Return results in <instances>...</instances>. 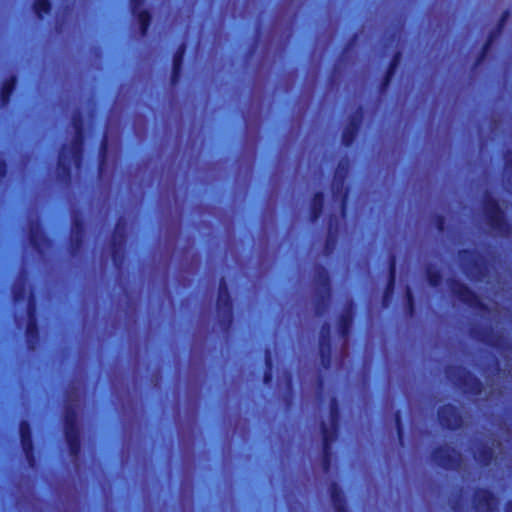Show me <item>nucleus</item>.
<instances>
[{"label":"nucleus","mask_w":512,"mask_h":512,"mask_svg":"<svg viewBox=\"0 0 512 512\" xmlns=\"http://www.w3.org/2000/svg\"><path fill=\"white\" fill-rule=\"evenodd\" d=\"M483 214L488 226L495 232L507 235L511 225L497 198L486 192L483 197Z\"/></svg>","instance_id":"1"},{"label":"nucleus","mask_w":512,"mask_h":512,"mask_svg":"<svg viewBox=\"0 0 512 512\" xmlns=\"http://www.w3.org/2000/svg\"><path fill=\"white\" fill-rule=\"evenodd\" d=\"M446 373L447 377L455 380V384L467 395L480 396L484 391L483 382L463 366H450Z\"/></svg>","instance_id":"2"},{"label":"nucleus","mask_w":512,"mask_h":512,"mask_svg":"<svg viewBox=\"0 0 512 512\" xmlns=\"http://www.w3.org/2000/svg\"><path fill=\"white\" fill-rule=\"evenodd\" d=\"M216 311L219 325L224 331H228L234 321V305L225 277L219 280Z\"/></svg>","instance_id":"3"},{"label":"nucleus","mask_w":512,"mask_h":512,"mask_svg":"<svg viewBox=\"0 0 512 512\" xmlns=\"http://www.w3.org/2000/svg\"><path fill=\"white\" fill-rule=\"evenodd\" d=\"M72 126L74 135L72 137L70 146H67V152L71 154L76 168H80L84 159V144H85V122L81 112H76L72 116Z\"/></svg>","instance_id":"4"},{"label":"nucleus","mask_w":512,"mask_h":512,"mask_svg":"<svg viewBox=\"0 0 512 512\" xmlns=\"http://www.w3.org/2000/svg\"><path fill=\"white\" fill-rule=\"evenodd\" d=\"M448 285L451 294L462 304L483 313L489 311V307L481 300L478 294L465 283L455 278H450L448 280Z\"/></svg>","instance_id":"5"},{"label":"nucleus","mask_w":512,"mask_h":512,"mask_svg":"<svg viewBox=\"0 0 512 512\" xmlns=\"http://www.w3.org/2000/svg\"><path fill=\"white\" fill-rule=\"evenodd\" d=\"M349 171V160L343 158L337 164L332 180V193L334 198L341 200V214L344 216L346 213V206L348 201V189L345 187L346 179Z\"/></svg>","instance_id":"6"},{"label":"nucleus","mask_w":512,"mask_h":512,"mask_svg":"<svg viewBox=\"0 0 512 512\" xmlns=\"http://www.w3.org/2000/svg\"><path fill=\"white\" fill-rule=\"evenodd\" d=\"M127 222L124 218L120 217L115 225L111 242V258L116 268H121L124 263V249L127 239Z\"/></svg>","instance_id":"7"},{"label":"nucleus","mask_w":512,"mask_h":512,"mask_svg":"<svg viewBox=\"0 0 512 512\" xmlns=\"http://www.w3.org/2000/svg\"><path fill=\"white\" fill-rule=\"evenodd\" d=\"M432 461L445 470H457L462 462L461 454L452 446L439 445L432 450Z\"/></svg>","instance_id":"8"},{"label":"nucleus","mask_w":512,"mask_h":512,"mask_svg":"<svg viewBox=\"0 0 512 512\" xmlns=\"http://www.w3.org/2000/svg\"><path fill=\"white\" fill-rule=\"evenodd\" d=\"M19 440L25 460L30 468L37 465L36 449L33 439V430L28 420L19 422Z\"/></svg>","instance_id":"9"},{"label":"nucleus","mask_w":512,"mask_h":512,"mask_svg":"<svg viewBox=\"0 0 512 512\" xmlns=\"http://www.w3.org/2000/svg\"><path fill=\"white\" fill-rule=\"evenodd\" d=\"M437 418L442 428L452 432L459 430L464 424L462 412L451 403L443 404L438 408Z\"/></svg>","instance_id":"10"},{"label":"nucleus","mask_w":512,"mask_h":512,"mask_svg":"<svg viewBox=\"0 0 512 512\" xmlns=\"http://www.w3.org/2000/svg\"><path fill=\"white\" fill-rule=\"evenodd\" d=\"M28 241L32 249L38 254H43L51 244V239L44 231L42 223L38 219L28 222Z\"/></svg>","instance_id":"11"},{"label":"nucleus","mask_w":512,"mask_h":512,"mask_svg":"<svg viewBox=\"0 0 512 512\" xmlns=\"http://www.w3.org/2000/svg\"><path fill=\"white\" fill-rule=\"evenodd\" d=\"M498 500L489 488L479 487L473 495V507L476 512H496Z\"/></svg>","instance_id":"12"},{"label":"nucleus","mask_w":512,"mask_h":512,"mask_svg":"<svg viewBox=\"0 0 512 512\" xmlns=\"http://www.w3.org/2000/svg\"><path fill=\"white\" fill-rule=\"evenodd\" d=\"M510 16V11L508 9L504 10L496 24V26L488 33L485 42L483 43L477 57L475 60V66L481 64L486 58L488 52L490 51L493 42L499 37L501 34L507 19Z\"/></svg>","instance_id":"13"},{"label":"nucleus","mask_w":512,"mask_h":512,"mask_svg":"<svg viewBox=\"0 0 512 512\" xmlns=\"http://www.w3.org/2000/svg\"><path fill=\"white\" fill-rule=\"evenodd\" d=\"M510 16V11L508 9L504 10L496 24V26L488 33L485 42L483 43L477 57L475 60V66L481 64L486 58L488 52L490 51L493 42L499 37L501 34L507 19Z\"/></svg>","instance_id":"14"},{"label":"nucleus","mask_w":512,"mask_h":512,"mask_svg":"<svg viewBox=\"0 0 512 512\" xmlns=\"http://www.w3.org/2000/svg\"><path fill=\"white\" fill-rule=\"evenodd\" d=\"M459 259L463 265L466 274H474L476 278L483 276L482 273V262L480 257L477 255L475 250L472 249H461L458 252Z\"/></svg>","instance_id":"15"},{"label":"nucleus","mask_w":512,"mask_h":512,"mask_svg":"<svg viewBox=\"0 0 512 512\" xmlns=\"http://www.w3.org/2000/svg\"><path fill=\"white\" fill-rule=\"evenodd\" d=\"M331 353V327L328 322H325L321 326L319 335V356L324 368H329L331 365Z\"/></svg>","instance_id":"16"},{"label":"nucleus","mask_w":512,"mask_h":512,"mask_svg":"<svg viewBox=\"0 0 512 512\" xmlns=\"http://www.w3.org/2000/svg\"><path fill=\"white\" fill-rule=\"evenodd\" d=\"M353 320L354 302L351 300L346 304L343 312L339 315L337 319V333L341 338L347 339L349 337L353 325Z\"/></svg>","instance_id":"17"},{"label":"nucleus","mask_w":512,"mask_h":512,"mask_svg":"<svg viewBox=\"0 0 512 512\" xmlns=\"http://www.w3.org/2000/svg\"><path fill=\"white\" fill-rule=\"evenodd\" d=\"M396 257L391 255L388 261V277L382 296V306L388 307L395 290L396 284Z\"/></svg>","instance_id":"18"},{"label":"nucleus","mask_w":512,"mask_h":512,"mask_svg":"<svg viewBox=\"0 0 512 512\" xmlns=\"http://www.w3.org/2000/svg\"><path fill=\"white\" fill-rule=\"evenodd\" d=\"M57 176L60 182L69 184L72 180V166L67 152V145H63L57 161Z\"/></svg>","instance_id":"19"},{"label":"nucleus","mask_w":512,"mask_h":512,"mask_svg":"<svg viewBox=\"0 0 512 512\" xmlns=\"http://www.w3.org/2000/svg\"><path fill=\"white\" fill-rule=\"evenodd\" d=\"M339 219L336 215L331 214L328 221V233L324 243L323 251L326 256L331 255L338 241Z\"/></svg>","instance_id":"20"},{"label":"nucleus","mask_w":512,"mask_h":512,"mask_svg":"<svg viewBox=\"0 0 512 512\" xmlns=\"http://www.w3.org/2000/svg\"><path fill=\"white\" fill-rule=\"evenodd\" d=\"M186 53V44L181 43L176 51L173 54L172 57V69H171V75H170V82L172 85H176L181 77L182 69H183V62H184V56Z\"/></svg>","instance_id":"21"},{"label":"nucleus","mask_w":512,"mask_h":512,"mask_svg":"<svg viewBox=\"0 0 512 512\" xmlns=\"http://www.w3.org/2000/svg\"><path fill=\"white\" fill-rule=\"evenodd\" d=\"M401 58H402V52L399 50L395 51L388 63L386 71L380 81V85H379L380 91H385L389 87V85L392 81V78L394 77L396 70L400 64Z\"/></svg>","instance_id":"22"},{"label":"nucleus","mask_w":512,"mask_h":512,"mask_svg":"<svg viewBox=\"0 0 512 512\" xmlns=\"http://www.w3.org/2000/svg\"><path fill=\"white\" fill-rule=\"evenodd\" d=\"M329 495L335 512H349L344 492L337 482L329 485Z\"/></svg>","instance_id":"23"},{"label":"nucleus","mask_w":512,"mask_h":512,"mask_svg":"<svg viewBox=\"0 0 512 512\" xmlns=\"http://www.w3.org/2000/svg\"><path fill=\"white\" fill-rule=\"evenodd\" d=\"M80 430L78 409L73 404H66L63 415V431Z\"/></svg>","instance_id":"24"},{"label":"nucleus","mask_w":512,"mask_h":512,"mask_svg":"<svg viewBox=\"0 0 512 512\" xmlns=\"http://www.w3.org/2000/svg\"><path fill=\"white\" fill-rule=\"evenodd\" d=\"M325 204V195L322 191H317L314 193L309 207V220L312 223L318 221L320 216L323 213Z\"/></svg>","instance_id":"25"},{"label":"nucleus","mask_w":512,"mask_h":512,"mask_svg":"<svg viewBox=\"0 0 512 512\" xmlns=\"http://www.w3.org/2000/svg\"><path fill=\"white\" fill-rule=\"evenodd\" d=\"M476 336L488 346L496 349L502 348L505 343L504 336L500 333H494L492 328L480 330Z\"/></svg>","instance_id":"26"},{"label":"nucleus","mask_w":512,"mask_h":512,"mask_svg":"<svg viewBox=\"0 0 512 512\" xmlns=\"http://www.w3.org/2000/svg\"><path fill=\"white\" fill-rule=\"evenodd\" d=\"M69 454L72 457H79L81 453V432L80 430L63 431Z\"/></svg>","instance_id":"27"},{"label":"nucleus","mask_w":512,"mask_h":512,"mask_svg":"<svg viewBox=\"0 0 512 512\" xmlns=\"http://www.w3.org/2000/svg\"><path fill=\"white\" fill-rule=\"evenodd\" d=\"M25 337L28 348L30 350H34L40 342V327L38 320L26 322Z\"/></svg>","instance_id":"28"},{"label":"nucleus","mask_w":512,"mask_h":512,"mask_svg":"<svg viewBox=\"0 0 512 512\" xmlns=\"http://www.w3.org/2000/svg\"><path fill=\"white\" fill-rule=\"evenodd\" d=\"M314 281L317 286V289L321 290H331V277L327 268L318 264L315 267Z\"/></svg>","instance_id":"29"},{"label":"nucleus","mask_w":512,"mask_h":512,"mask_svg":"<svg viewBox=\"0 0 512 512\" xmlns=\"http://www.w3.org/2000/svg\"><path fill=\"white\" fill-rule=\"evenodd\" d=\"M139 24V32L141 36H146L152 22V15L147 9H137L136 13H132Z\"/></svg>","instance_id":"30"},{"label":"nucleus","mask_w":512,"mask_h":512,"mask_svg":"<svg viewBox=\"0 0 512 512\" xmlns=\"http://www.w3.org/2000/svg\"><path fill=\"white\" fill-rule=\"evenodd\" d=\"M474 458L481 466L487 467L495 459L494 449L487 444H482L478 452L474 454Z\"/></svg>","instance_id":"31"},{"label":"nucleus","mask_w":512,"mask_h":512,"mask_svg":"<svg viewBox=\"0 0 512 512\" xmlns=\"http://www.w3.org/2000/svg\"><path fill=\"white\" fill-rule=\"evenodd\" d=\"M108 151H109V140L106 133L103 134L98 151V173L102 174L107 166L108 160Z\"/></svg>","instance_id":"32"},{"label":"nucleus","mask_w":512,"mask_h":512,"mask_svg":"<svg viewBox=\"0 0 512 512\" xmlns=\"http://www.w3.org/2000/svg\"><path fill=\"white\" fill-rule=\"evenodd\" d=\"M339 429H335L332 426L328 427V425L322 421L320 424V432L322 437V447H332L333 442L337 438Z\"/></svg>","instance_id":"33"},{"label":"nucleus","mask_w":512,"mask_h":512,"mask_svg":"<svg viewBox=\"0 0 512 512\" xmlns=\"http://www.w3.org/2000/svg\"><path fill=\"white\" fill-rule=\"evenodd\" d=\"M331 296V290H321L317 289L316 303H315V313L318 316L323 315L328 307V303Z\"/></svg>","instance_id":"34"},{"label":"nucleus","mask_w":512,"mask_h":512,"mask_svg":"<svg viewBox=\"0 0 512 512\" xmlns=\"http://www.w3.org/2000/svg\"><path fill=\"white\" fill-rule=\"evenodd\" d=\"M340 418H341L340 404H339L337 397L333 396V397H331V399L329 401V419H330V424L333 428L339 429Z\"/></svg>","instance_id":"35"},{"label":"nucleus","mask_w":512,"mask_h":512,"mask_svg":"<svg viewBox=\"0 0 512 512\" xmlns=\"http://www.w3.org/2000/svg\"><path fill=\"white\" fill-rule=\"evenodd\" d=\"M32 10L35 16L42 20L45 16L51 14L52 2L51 0H34L32 3Z\"/></svg>","instance_id":"36"},{"label":"nucleus","mask_w":512,"mask_h":512,"mask_svg":"<svg viewBox=\"0 0 512 512\" xmlns=\"http://www.w3.org/2000/svg\"><path fill=\"white\" fill-rule=\"evenodd\" d=\"M425 276L431 287L436 288L440 286L442 282V273L439 269L430 264L425 269Z\"/></svg>","instance_id":"37"},{"label":"nucleus","mask_w":512,"mask_h":512,"mask_svg":"<svg viewBox=\"0 0 512 512\" xmlns=\"http://www.w3.org/2000/svg\"><path fill=\"white\" fill-rule=\"evenodd\" d=\"M15 77L2 78V107L9 103L11 94L15 88Z\"/></svg>","instance_id":"38"},{"label":"nucleus","mask_w":512,"mask_h":512,"mask_svg":"<svg viewBox=\"0 0 512 512\" xmlns=\"http://www.w3.org/2000/svg\"><path fill=\"white\" fill-rule=\"evenodd\" d=\"M71 234H85V220L80 211L75 212L72 216Z\"/></svg>","instance_id":"39"},{"label":"nucleus","mask_w":512,"mask_h":512,"mask_svg":"<svg viewBox=\"0 0 512 512\" xmlns=\"http://www.w3.org/2000/svg\"><path fill=\"white\" fill-rule=\"evenodd\" d=\"M27 321L38 320V305L35 295L31 292L26 305Z\"/></svg>","instance_id":"40"},{"label":"nucleus","mask_w":512,"mask_h":512,"mask_svg":"<svg viewBox=\"0 0 512 512\" xmlns=\"http://www.w3.org/2000/svg\"><path fill=\"white\" fill-rule=\"evenodd\" d=\"M363 117V108L358 107L357 111L349 117L348 123L345 126L351 130L359 132Z\"/></svg>","instance_id":"41"},{"label":"nucleus","mask_w":512,"mask_h":512,"mask_svg":"<svg viewBox=\"0 0 512 512\" xmlns=\"http://www.w3.org/2000/svg\"><path fill=\"white\" fill-rule=\"evenodd\" d=\"M332 466V447H322L321 467L324 473H329Z\"/></svg>","instance_id":"42"},{"label":"nucleus","mask_w":512,"mask_h":512,"mask_svg":"<svg viewBox=\"0 0 512 512\" xmlns=\"http://www.w3.org/2000/svg\"><path fill=\"white\" fill-rule=\"evenodd\" d=\"M31 293H28V289L24 283H19L15 285L13 289V299L15 302H23L25 300L28 301V297Z\"/></svg>","instance_id":"43"},{"label":"nucleus","mask_w":512,"mask_h":512,"mask_svg":"<svg viewBox=\"0 0 512 512\" xmlns=\"http://www.w3.org/2000/svg\"><path fill=\"white\" fill-rule=\"evenodd\" d=\"M358 133L359 132L345 127L342 131V136H341V142H342L343 146H345L347 148L351 147L353 145Z\"/></svg>","instance_id":"44"},{"label":"nucleus","mask_w":512,"mask_h":512,"mask_svg":"<svg viewBox=\"0 0 512 512\" xmlns=\"http://www.w3.org/2000/svg\"><path fill=\"white\" fill-rule=\"evenodd\" d=\"M84 242V234H71L70 236V247L73 253L78 252Z\"/></svg>","instance_id":"45"},{"label":"nucleus","mask_w":512,"mask_h":512,"mask_svg":"<svg viewBox=\"0 0 512 512\" xmlns=\"http://www.w3.org/2000/svg\"><path fill=\"white\" fill-rule=\"evenodd\" d=\"M432 222L439 233L446 230V217L443 214H435L432 217Z\"/></svg>","instance_id":"46"},{"label":"nucleus","mask_w":512,"mask_h":512,"mask_svg":"<svg viewBox=\"0 0 512 512\" xmlns=\"http://www.w3.org/2000/svg\"><path fill=\"white\" fill-rule=\"evenodd\" d=\"M394 421H395L397 436H398L399 440L401 441L403 438V435H404V429H403V425H402V415H401L400 410H397L394 413Z\"/></svg>","instance_id":"47"},{"label":"nucleus","mask_w":512,"mask_h":512,"mask_svg":"<svg viewBox=\"0 0 512 512\" xmlns=\"http://www.w3.org/2000/svg\"><path fill=\"white\" fill-rule=\"evenodd\" d=\"M406 301H407V310L409 315H413L415 312V299L410 288L406 290Z\"/></svg>","instance_id":"48"},{"label":"nucleus","mask_w":512,"mask_h":512,"mask_svg":"<svg viewBox=\"0 0 512 512\" xmlns=\"http://www.w3.org/2000/svg\"><path fill=\"white\" fill-rule=\"evenodd\" d=\"M358 38H359V34L357 32L353 33V35L350 37L349 41L347 42V44L345 45V47L342 50L341 59H343L346 56V54L349 52V50L352 49V47L358 41Z\"/></svg>","instance_id":"49"},{"label":"nucleus","mask_w":512,"mask_h":512,"mask_svg":"<svg viewBox=\"0 0 512 512\" xmlns=\"http://www.w3.org/2000/svg\"><path fill=\"white\" fill-rule=\"evenodd\" d=\"M505 172L512 178V153L507 152L504 160Z\"/></svg>","instance_id":"50"},{"label":"nucleus","mask_w":512,"mask_h":512,"mask_svg":"<svg viewBox=\"0 0 512 512\" xmlns=\"http://www.w3.org/2000/svg\"><path fill=\"white\" fill-rule=\"evenodd\" d=\"M265 369H269L270 371H273V360L271 356V351L269 349H266L265 351Z\"/></svg>","instance_id":"51"},{"label":"nucleus","mask_w":512,"mask_h":512,"mask_svg":"<svg viewBox=\"0 0 512 512\" xmlns=\"http://www.w3.org/2000/svg\"><path fill=\"white\" fill-rule=\"evenodd\" d=\"M131 13H136V10L141 8L145 0H129Z\"/></svg>","instance_id":"52"},{"label":"nucleus","mask_w":512,"mask_h":512,"mask_svg":"<svg viewBox=\"0 0 512 512\" xmlns=\"http://www.w3.org/2000/svg\"><path fill=\"white\" fill-rule=\"evenodd\" d=\"M273 381V371H270L269 369H265L263 373V383L265 385H270Z\"/></svg>","instance_id":"53"},{"label":"nucleus","mask_w":512,"mask_h":512,"mask_svg":"<svg viewBox=\"0 0 512 512\" xmlns=\"http://www.w3.org/2000/svg\"><path fill=\"white\" fill-rule=\"evenodd\" d=\"M3 155H4V152L2 151V164H1V167H2V180L5 178V176L7 174V162L4 159Z\"/></svg>","instance_id":"54"},{"label":"nucleus","mask_w":512,"mask_h":512,"mask_svg":"<svg viewBox=\"0 0 512 512\" xmlns=\"http://www.w3.org/2000/svg\"><path fill=\"white\" fill-rule=\"evenodd\" d=\"M505 512H512V500H508L505 504Z\"/></svg>","instance_id":"55"}]
</instances>
